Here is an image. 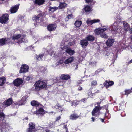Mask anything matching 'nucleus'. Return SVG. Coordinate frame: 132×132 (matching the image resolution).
I'll return each mask as SVG.
<instances>
[{"label":"nucleus","instance_id":"nucleus-21","mask_svg":"<svg viewBox=\"0 0 132 132\" xmlns=\"http://www.w3.org/2000/svg\"><path fill=\"white\" fill-rule=\"evenodd\" d=\"M114 42V39H109L107 40L106 42V44L108 46L110 47L112 46Z\"/></svg>","mask_w":132,"mask_h":132},{"label":"nucleus","instance_id":"nucleus-63","mask_svg":"<svg viewBox=\"0 0 132 132\" xmlns=\"http://www.w3.org/2000/svg\"><path fill=\"white\" fill-rule=\"evenodd\" d=\"M124 113L123 112H122V113H121V115L122 116H123L122 115V114L123 113Z\"/></svg>","mask_w":132,"mask_h":132},{"label":"nucleus","instance_id":"nucleus-58","mask_svg":"<svg viewBox=\"0 0 132 132\" xmlns=\"http://www.w3.org/2000/svg\"><path fill=\"white\" fill-rule=\"evenodd\" d=\"M26 79H27V80H30V77H29L28 76V77H27Z\"/></svg>","mask_w":132,"mask_h":132},{"label":"nucleus","instance_id":"nucleus-17","mask_svg":"<svg viewBox=\"0 0 132 132\" xmlns=\"http://www.w3.org/2000/svg\"><path fill=\"white\" fill-rule=\"evenodd\" d=\"M114 84V82L113 81H110L108 82L106 81L103 84L104 86L106 88H108L110 86H112Z\"/></svg>","mask_w":132,"mask_h":132},{"label":"nucleus","instance_id":"nucleus-25","mask_svg":"<svg viewBox=\"0 0 132 132\" xmlns=\"http://www.w3.org/2000/svg\"><path fill=\"white\" fill-rule=\"evenodd\" d=\"M13 101L12 98H10L6 100L5 101L4 103L5 105L9 106L12 104Z\"/></svg>","mask_w":132,"mask_h":132},{"label":"nucleus","instance_id":"nucleus-57","mask_svg":"<svg viewBox=\"0 0 132 132\" xmlns=\"http://www.w3.org/2000/svg\"><path fill=\"white\" fill-rule=\"evenodd\" d=\"M132 63V59L128 62V64H130V63Z\"/></svg>","mask_w":132,"mask_h":132},{"label":"nucleus","instance_id":"nucleus-64","mask_svg":"<svg viewBox=\"0 0 132 132\" xmlns=\"http://www.w3.org/2000/svg\"><path fill=\"white\" fill-rule=\"evenodd\" d=\"M131 39L132 40V36H131Z\"/></svg>","mask_w":132,"mask_h":132},{"label":"nucleus","instance_id":"nucleus-16","mask_svg":"<svg viewBox=\"0 0 132 132\" xmlns=\"http://www.w3.org/2000/svg\"><path fill=\"white\" fill-rule=\"evenodd\" d=\"M100 111L98 108V106H96L93 109L92 112V114L93 116H97L98 117L99 114L97 115L96 114V113H99Z\"/></svg>","mask_w":132,"mask_h":132},{"label":"nucleus","instance_id":"nucleus-22","mask_svg":"<svg viewBox=\"0 0 132 132\" xmlns=\"http://www.w3.org/2000/svg\"><path fill=\"white\" fill-rule=\"evenodd\" d=\"M31 104L32 106L37 107L39 106L40 103L37 101L32 100L31 102Z\"/></svg>","mask_w":132,"mask_h":132},{"label":"nucleus","instance_id":"nucleus-1","mask_svg":"<svg viewBox=\"0 0 132 132\" xmlns=\"http://www.w3.org/2000/svg\"><path fill=\"white\" fill-rule=\"evenodd\" d=\"M26 36L25 35L23 34L21 35L20 34H14L12 37V38L14 40H18V41L16 42L18 43H20L24 42Z\"/></svg>","mask_w":132,"mask_h":132},{"label":"nucleus","instance_id":"nucleus-30","mask_svg":"<svg viewBox=\"0 0 132 132\" xmlns=\"http://www.w3.org/2000/svg\"><path fill=\"white\" fill-rule=\"evenodd\" d=\"M23 104V103H22L21 104L19 102H12V106L13 108L15 107L17 105H22Z\"/></svg>","mask_w":132,"mask_h":132},{"label":"nucleus","instance_id":"nucleus-52","mask_svg":"<svg viewBox=\"0 0 132 132\" xmlns=\"http://www.w3.org/2000/svg\"><path fill=\"white\" fill-rule=\"evenodd\" d=\"M54 124V123L53 122H51L49 125L50 126H51L52 125H53Z\"/></svg>","mask_w":132,"mask_h":132},{"label":"nucleus","instance_id":"nucleus-51","mask_svg":"<svg viewBox=\"0 0 132 132\" xmlns=\"http://www.w3.org/2000/svg\"><path fill=\"white\" fill-rule=\"evenodd\" d=\"M67 48H69L67 46H65L63 47L62 49L63 50H64L65 49H67Z\"/></svg>","mask_w":132,"mask_h":132},{"label":"nucleus","instance_id":"nucleus-34","mask_svg":"<svg viewBox=\"0 0 132 132\" xmlns=\"http://www.w3.org/2000/svg\"><path fill=\"white\" fill-rule=\"evenodd\" d=\"M105 117L107 118L108 119H110L111 118V115L109 113V111L108 110L106 111L105 113Z\"/></svg>","mask_w":132,"mask_h":132},{"label":"nucleus","instance_id":"nucleus-3","mask_svg":"<svg viewBox=\"0 0 132 132\" xmlns=\"http://www.w3.org/2000/svg\"><path fill=\"white\" fill-rule=\"evenodd\" d=\"M70 76L68 74H61L60 77H57L56 79L57 82H62V85H63V80H67L70 79Z\"/></svg>","mask_w":132,"mask_h":132},{"label":"nucleus","instance_id":"nucleus-61","mask_svg":"<svg viewBox=\"0 0 132 132\" xmlns=\"http://www.w3.org/2000/svg\"><path fill=\"white\" fill-rule=\"evenodd\" d=\"M99 90H98L96 92H95V93H93L92 94H95V93H99Z\"/></svg>","mask_w":132,"mask_h":132},{"label":"nucleus","instance_id":"nucleus-6","mask_svg":"<svg viewBox=\"0 0 132 132\" xmlns=\"http://www.w3.org/2000/svg\"><path fill=\"white\" fill-rule=\"evenodd\" d=\"M23 82V81L21 78H17L14 80L13 84L14 86L18 87L22 84Z\"/></svg>","mask_w":132,"mask_h":132},{"label":"nucleus","instance_id":"nucleus-11","mask_svg":"<svg viewBox=\"0 0 132 132\" xmlns=\"http://www.w3.org/2000/svg\"><path fill=\"white\" fill-rule=\"evenodd\" d=\"M80 44L83 48H86L88 45L89 43L85 38L80 40Z\"/></svg>","mask_w":132,"mask_h":132},{"label":"nucleus","instance_id":"nucleus-7","mask_svg":"<svg viewBox=\"0 0 132 132\" xmlns=\"http://www.w3.org/2000/svg\"><path fill=\"white\" fill-rule=\"evenodd\" d=\"M29 68V67L28 65L23 64L21 66L19 73H26L28 71Z\"/></svg>","mask_w":132,"mask_h":132},{"label":"nucleus","instance_id":"nucleus-55","mask_svg":"<svg viewBox=\"0 0 132 132\" xmlns=\"http://www.w3.org/2000/svg\"><path fill=\"white\" fill-rule=\"evenodd\" d=\"M91 119H92V121L93 122H94L95 119L94 117H92L91 118Z\"/></svg>","mask_w":132,"mask_h":132},{"label":"nucleus","instance_id":"nucleus-19","mask_svg":"<svg viewBox=\"0 0 132 132\" xmlns=\"http://www.w3.org/2000/svg\"><path fill=\"white\" fill-rule=\"evenodd\" d=\"M65 52L70 56L73 55L75 53L74 50L71 49L70 47L67 48L65 50Z\"/></svg>","mask_w":132,"mask_h":132},{"label":"nucleus","instance_id":"nucleus-32","mask_svg":"<svg viewBox=\"0 0 132 132\" xmlns=\"http://www.w3.org/2000/svg\"><path fill=\"white\" fill-rule=\"evenodd\" d=\"M123 25L124 27V29L125 30L128 31L130 27L129 24L127 23H123Z\"/></svg>","mask_w":132,"mask_h":132},{"label":"nucleus","instance_id":"nucleus-47","mask_svg":"<svg viewBox=\"0 0 132 132\" xmlns=\"http://www.w3.org/2000/svg\"><path fill=\"white\" fill-rule=\"evenodd\" d=\"M61 118V117L60 116H59L56 117V121H58Z\"/></svg>","mask_w":132,"mask_h":132},{"label":"nucleus","instance_id":"nucleus-4","mask_svg":"<svg viewBox=\"0 0 132 132\" xmlns=\"http://www.w3.org/2000/svg\"><path fill=\"white\" fill-rule=\"evenodd\" d=\"M9 20L8 14H3L0 17V23L3 24H5L8 22L7 21Z\"/></svg>","mask_w":132,"mask_h":132},{"label":"nucleus","instance_id":"nucleus-18","mask_svg":"<svg viewBox=\"0 0 132 132\" xmlns=\"http://www.w3.org/2000/svg\"><path fill=\"white\" fill-rule=\"evenodd\" d=\"M19 4L15 5L14 6L12 7L10 9L11 13H14L16 12L19 9Z\"/></svg>","mask_w":132,"mask_h":132},{"label":"nucleus","instance_id":"nucleus-27","mask_svg":"<svg viewBox=\"0 0 132 132\" xmlns=\"http://www.w3.org/2000/svg\"><path fill=\"white\" fill-rule=\"evenodd\" d=\"M74 57L73 56L70 57L67 59H66L65 61V63L68 64L69 63H71L74 60Z\"/></svg>","mask_w":132,"mask_h":132},{"label":"nucleus","instance_id":"nucleus-35","mask_svg":"<svg viewBox=\"0 0 132 132\" xmlns=\"http://www.w3.org/2000/svg\"><path fill=\"white\" fill-rule=\"evenodd\" d=\"M44 54H40L39 55H37L36 56L37 60H41L43 57L44 56Z\"/></svg>","mask_w":132,"mask_h":132},{"label":"nucleus","instance_id":"nucleus-14","mask_svg":"<svg viewBox=\"0 0 132 132\" xmlns=\"http://www.w3.org/2000/svg\"><path fill=\"white\" fill-rule=\"evenodd\" d=\"M107 30V29L106 28H103V29H101L98 28L95 29L94 32L96 35L100 34V35L103 32H104Z\"/></svg>","mask_w":132,"mask_h":132},{"label":"nucleus","instance_id":"nucleus-24","mask_svg":"<svg viewBox=\"0 0 132 132\" xmlns=\"http://www.w3.org/2000/svg\"><path fill=\"white\" fill-rule=\"evenodd\" d=\"M8 40H9L8 38H4L0 39V45L2 46L5 45Z\"/></svg>","mask_w":132,"mask_h":132},{"label":"nucleus","instance_id":"nucleus-36","mask_svg":"<svg viewBox=\"0 0 132 132\" xmlns=\"http://www.w3.org/2000/svg\"><path fill=\"white\" fill-rule=\"evenodd\" d=\"M5 82V79L4 77V78H0V86H1L3 85Z\"/></svg>","mask_w":132,"mask_h":132},{"label":"nucleus","instance_id":"nucleus-42","mask_svg":"<svg viewBox=\"0 0 132 132\" xmlns=\"http://www.w3.org/2000/svg\"><path fill=\"white\" fill-rule=\"evenodd\" d=\"M132 91L130 89L126 90H125V95H127L132 92Z\"/></svg>","mask_w":132,"mask_h":132},{"label":"nucleus","instance_id":"nucleus-23","mask_svg":"<svg viewBox=\"0 0 132 132\" xmlns=\"http://www.w3.org/2000/svg\"><path fill=\"white\" fill-rule=\"evenodd\" d=\"M79 116L76 114H72L69 116V118L72 120H76L78 118Z\"/></svg>","mask_w":132,"mask_h":132},{"label":"nucleus","instance_id":"nucleus-2","mask_svg":"<svg viewBox=\"0 0 132 132\" xmlns=\"http://www.w3.org/2000/svg\"><path fill=\"white\" fill-rule=\"evenodd\" d=\"M43 14L42 13H40L37 15H34L32 18L33 21L35 23L37 24V23H39L41 25V23L44 21V20L43 17Z\"/></svg>","mask_w":132,"mask_h":132},{"label":"nucleus","instance_id":"nucleus-46","mask_svg":"<svg viewBox=\"0 0 132 132\" xmlns=\"http://www.w3.org/2000/svg\"><path fill=\"white\" fill-rule=\"evenodd\" d=\"M67 125L66 124H64L63 127V129H65L66 130V132H68V129L67 127Z\"/></svg>","mask_w":132,"mask_h":132},{"label":"nucleus","instance_id":"nucleus-44","mask_svg":"<svg viewBox=\"0 0 132 132\" xmlns=\"http://www.w3.org/2000/svg\"><path fill=\"white\" fill-rule=\"evenodd\" d=\"M71 103H72V106H76L78 105V103L77 102H76L75 101H73L71 102Z\"/></svg>","mask_w":132,"mask_h":132},{"label":"nucleus","instance_id":"nucleus-9","mask_svg":"<svg viewBox=\"0 0 132 132\" xmlns=\"http://www.w3.org/2000/svg\"><path fill=\"white\" fill-rule=\"evenodd\" d=\"M37 83L40 86L41 89H46L47 87L46 82L41 80H39L36 81Z\"/></svg>","mask_w":132,"mask_h":132},{"label":"nucleus","instance_id":"nucleus-45","mask_svg":"<svg viewBox=\"0 0 132 132\" xmlns=\"http://www.w3.org/2000/svg\"><path fill=\"white\" fill-rule=\"evenodd\" d=\"M103 109H105L106 110V111H107L108 110V106L107 105H104L102 106Z\"/></svg>","mask_w":132,"mask_h":132},{"label":"nucleus","instance_id":"nucleus-56","mask_svg":"<svg viewBox=\"0 0 132 132\" xmlns=\"http://www.w3.org/2000/svg\"><path fill=\"white\" fill-rule=\"evenodd\" d=\"M100 119L101 120L102 122H103L104 121V120L103 119L100 118Z\"/></svg>","mask_w":132,"mask_h":132},{"label":"nucleus","instance_id":"nucleus-29","mask_svg":"<svg viewBox=\"0 0 132 132\" xmlns=\"http://www.w3.org/2000/svg\"><path fill=\"white\" fill-rule=\"evenodd\" d=\"M118 29L117 26L113 25L112 26V28L111 29V32L113 34H116Z\"/></svg>","mask_w":132,"mask_h":132},{"label":"nucleus","instance_id":"nucleus-10","mask_svg":"<svg viewBox=\"0 0 132 132\" xmlns=\"http://www.w3.org/2000/svg\"><path fill=\"white\" fill-rule=\"evenodd\" d=\"M57 27L55 24H50L47 27L48 30L50 32L54 31L55 30Z\"/></svg>","mask_w":132,"mask_h":132},{"label":"nucleus","instance_id":"nucleus-12","mask_svg":"<svg viewBox=\"0 0 132 132\" xmlns=\"http://www.w3.org/2000/svg\"><path fill=\"white\" fill-rule=\"evenodd\" d=\"M92 8L90 6L87 5L85 6L83 9V13H86V14H89Z\"/></svg>","mask_w":132,"mask_h":132},{"label":"nucleus","instance_id":"nucleus-5","mask_svg":"<svg viewBox=\"0 0 132 132\" xmlns=\"http://www.w3.org/2000/svg\"><path fill=\"white\" fill-rule=\"evenodd\" d=\"M5 118V114L2 112H0V124L2 125L6 126L7 124L4 119Z\"/></svg>","mask_w":132,"mask_h":132},{"label":"nucleus","instance_id":"nucleus-39","mask_svg":"<svg viewBox=\"0 0 132 132\" xmlns=\"http://www.w3.org/2000/svg\"><path fill=\"white\" fill-rule=\"evenodd\" d=\"M73 16V15L72 14L68 15L65 18V21H68L69 19H70Z\"/></svg>","mask_w":132,"mask_h":132},{"label":"nucleus","instance_id":"nucleus-15","mask_svg":"<svg viewBox=\"0 0 132 132\" xmlns=\"http://www.w3.org/2000/svg\"><path fill=\"white\" fill-rule=\"evenodd\" d=\"M63 106V105H61L59 103H58L54 107V108H56V109L59 110V112H62L64 110V108Z\"/></svg>","mask_w":132,"mask_h":132},{"label":"nucleus","instance_id":"nucleus-62","mask_svg":"<svg viewBox=\"0 0 132 132\" xmlns=\"http://www.w3.org/2000/svg\"><path fill=\"white\" fill-rule=\"evenodd\" d=\"M129 30L132 33V28L130 29Z\"/></svg>","mask_w":132,"mask_h":132},{"label":"nucleus","instance_id":"nucleus-54","mask_svg":"<svg viewBox=\"0 0 132 132\" xmlns=\"http://www.w3.org/2000/svg\"><path fill=\"white\" fill-rule=\"evenodd\" d=\"M98 108H99V111L103 109V108L102 106L101 107L100 106H98Z\"/></svg>","mask_w":132,"mask_h":132},{"label":"nucleus","instance_id":"nucleus-60","mask_svg":"<svg viewBox=\"0 0 132 132\" xmlns=\"http://www.w3.org/2000/svg\"><path fill=\"white\" fill-rule=\"evenodd\" d=\"M28 119V118L27 117H25L24 119V120H27Z\"/></svg>","mask_w":132,"mask_h":132},{"label":"nucleus","instance_id":"nucleus-13","mask_svg":"<svg viewBox=\"0 0 132 132\" xmlns=\"http://www.w3.org/2000/svg\"><path fill=\"white\" fill-rule=\"evenodd\" d=\"M45 113V110L42 107L39 108L38 110L34 112V114L36 115L40 114L41 115H43Z\"/></svg>","mask_w":132,"mask_h":132},{"label":"nucleus","instance_id":"nucleus-49","mask_svg":"<svg viewBox=\"0 0 132 132\" xmlns=\"http://www.w3.org/2000/svg\"><path fill=\"white\" fill-rule=\"evenodd\" d=\"M82 89V88L81 86H79L78 88V90L79 91H81Z\"/></svg>","mask_w":132,"mask_h":132},{"label":"nucleus","instance_id":"nucleus-59","mask_svg":"<svg viewBox=\"0 0 132 132\" xmlns=\"http://www.w3.org/2000/svg\"><path fill=\"white\" fill-rule=\"evenodd\" d=\"M44 131H45V132H50V130H45Z\"/></svg>","mask_w":132,"mask_h":132},{"label":"nucleus","instance_id":"nucleus-40","mask_svg":"<svg viewBox=\"0 0 132 132\" xmlns=\"http://www.w3.org/2000/svg\"><path fill=\"white\" fill-rule=\"evenodd\" d=\"M104 32H103L100 35L101 37L102 38H107L108 37V36L105 34L104 33Z\"/></svg>","mask_w":132,"mask_h":132},{"label":"nucleus","instance_id":"nucleus-33","mask_svg":"<svg viewBox=\"0 0 132 132\" xmlns=\"http://www.w3.org/2000/svg\"><path fill=\"white\" fill-rule=\"evenodd\" d=\"M67 4L65 3H61L59 6V7L61 9L67 7Z\"/></svg>","mask_w":132,"mask_h":132},{"label":"nucleus","instance_id":"nucleus-8","mask_svg":"<svg viewBox=\"0 0 132 132\" xmlns=\"http://www.w3.org/2000/svg\"><path fill=\"white\" fill-rule=\"evenodd\" d=\"M29 127L27 129V132H32L34 131L35 127V124L34 122H30L29 124Z\"/></svg>","mask_w":132,"mask_h":132},{"label":"nucleus","instance_id":"nucleus-48","mask_svg":"<svg viewBox=\"0 0 132 132\" xmlns=\"http://www.w3.org/2000/svg\"><path fill=\"white\" fill-rule=\"evenodd\" d=\"M96 62H91L90 63V64L91 65H93V64H96Z\"/></svg>","mask_w":132,"mask_h":132},{"label":"nucleus","instance_id":"nucleus-38","mask_svg":"<svg viewBox=\"0 0 132 132\" xmlns=\"http://www.w3.org/2000/svg\"><path fill=\"white\" fill-rule=\"evenodd\" d=\"M35 89L36 90L39 91L40 89H41V88H40V86L37 83V82L35 83Z\"/></svg>","mask_w":132,"mask_h":132},{"label":"nucleus","instance_id":"nucleus-50","mask_svg":"<svg viewBox=\"0 0 132 132\" xmlns=\"http://www.w3.org/2000/svg\"><path fill=\"white\" fill-rule=\"evenodd\" d=\"M101 103V102H97L95 104V105H96V104H97L98 105L97 106H100V105Z\"/></svg>","mask_w":132,"mask_h":132},{"label":"nucleus","instance_id":"nucleus-43","mask_svg":"<svg viewBox=\"0 0 132 132\" xmlns=\"http://www.w3.org/2000/svg\"><path fill=\"white\" fill-rule=\"evenodd\" d=\"M97 81L96 80H94L91 83V86H95L97 84Z\"/></svg>","mask_w":132,"mask_h":132},{"label":"nucleus","instance_id":"nucleus-31","mask_svg":"<svg viewBox=\"0 0 132 132\" xmlns=\"http://www.w3.org/2000/svg\"><path fill=\"white\" fill-rule=\"evenodd\" d=\"M82 23L81 21H77L75 23V26L77 27H79L82 24Z\"/></svg>","mask_w":132,"mask_h":132},{"label":"nucleus","instance_id":"nucleus-28","mask_svg":"<svg viewBox=\"0 0 132 132\" xmlns=\"http://www.w3.org/2000/svg\"><path fill=\"white\" fill-rule=\"evenodd\" d=\"M88 41L93 42L95 40V37L92 35H88L85 38Z\"/></svg>","mask_w":132,"mask_h":132},{"label":"nucleus","instance_id":"nucleus-20","mask_svg":"<svg viewBox=\"0 0 132 132\" xmlns=\"http://www.w3.org/2000/svg\"><path fill=\"white\" fill-rule=\"evenodd\" d=\"M45 2V0H35V1H34V3L35 4L39 6L43 5Z\"/></svg>","mask_w":132,"mask_h":132},{"label":"nucleus","instance_id":"nucleus-37","mask_svg":"<svg viewBox=\"0 0 132 132\" xmlns=\"http://www.w3.org/2000/svg\"><path fill=\"white\" fill-rule=\"evenodd\" d=\"M85 2L88 3H90L91 5H94L95 2V1L93 0H85Z\"/></svg>","mask_w":132,"mask_h":132},{"label":"nucleus","instance_id":"nucleus-53","mask_svg":"<svg viewBox=\"0 0 132 132\" xmlns=\"http://www.w3.org/2000/svg\"><path fill=\"white\" fill-rule=\"evenodd\" d=\"M72 44L71 42H69V43L68 44V45L69 46H71Z\"/></svg>","mask_w":132,"mask_h":132},{"label":"nucleus","instance_id":"nucleus-26","mask_svg":"<svg viewBox=\"0 0 132 132\" xmlns=\"http://www.w3.org/2000/svg\"><path fill=\"white\" fill-rule=\"evenodd\" d=\"M100 21V20L99 19H94L90 21L87 20L86 22L88 24L91 25L94 23L98 22Z\"/></svg>","mask_w":132,"mask_h":132},{"label":"nucleus","instance_id":"nucleus-41","mask_svg":"<svg viewBox=\"0 0 132 132\" xmlns=\"http://www.w3.org/2000/svg\"><path fill=\"white\" fill-rule=\"evenodd\" d=\"M56 9V8L55 7H50L49 9V11H51L52 12H53L55 11Z\"/></svg>","mask_w":132,"mask_h":132}]
</instances>
